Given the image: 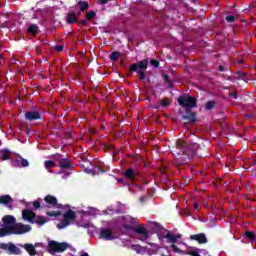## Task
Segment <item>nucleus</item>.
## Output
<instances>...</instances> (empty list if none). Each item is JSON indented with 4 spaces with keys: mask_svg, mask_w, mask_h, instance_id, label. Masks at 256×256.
<instances>
[{
    "mask_svg": "<svg viewBox=\"0 0 256 256\" xmlns=\"http://www.w3.org/2000/svg\"><path fill=\"white\" fill-rule=\"evenodd\" d=\"M3 227L0 229V237H6V235H23L31 231L29 225H24L22 223L15 224V217L12 215H7L2 218Z\"/></svg>",
    "mask_w": 256,
    "mask_h": 256,
    "instance_id": "f257e3e1",
    "label": "nucleus"
},
{
    "mask_svg": "<svg viewBox=\"0 0 256 256\" xmlns=\"http://www.w3.org/2000/svg\"><path fill=\"white\" fill-rule=\"evenodd\" d=\"M158 239L161 245H163V247H167V245H171V248L173 249V251H175V253H179L180 250L179 248H177L175 243H177L178 239H181V234L173 235L168 230H161L158 233Z\"/></svg>",
    "mask_w": 256,
    "mask_h": 256,
    "instance_id": "f03ea898",
    "label": "nucleus"
},
{
    "mask_svg": "<svg viewBox=\"0 0 256 256\" xmlns=\"http://www.w3.org/2000/svg\"><path fill=\"white\" fill-rule=\"evenodd\" d=\"M22 218L24 219V221H28V223H36L37 225H45V223H47V221L43 219V217L36 216L35 212L31 210H23Z\"/></svg>",
    "mask_w": 256,
    "mask_h": 256,
    "instance_id": "7ed1b4c3",
    "label": "nucleus"
},
{
    "mask_svg": "<svg viewBox=\"0 0 256 256\" xmlns=\"http://www.w3.org/2000/svg\"><path fill=\"white\" fill-rule=\"evenodd\" d=\"M68 247H69V244L65 242L59 243L57 241H49L48 243V249L51 255H55V253H61L66 249H68Z\"/></svg>",
    "mask_w": 256,
    "mask_h": 256,
    "instance_id": "20e7f679",
    "label": "nucleus"
},
{
    "mask_svg": "<svg viewBox=\"0 0 256 256\" xmlns=\"http://www.w3.org/2000/svg\"><path fill=\"white\" fill-rule=\"evenodd\" d=\"M178 103L185 109H192L193 107H197V99L191 96L178 97Z\"/></svg>",
    "mask_w": 256,
    "mask_h": 256,
    "instance_id": "39448f33",
    "label": "nucleus"
},
{
    "mask_svg": "<svg viewBox=\"0 0 256 256\" xmlns=\"http://www.w3.org/2000/svg\"><path fill=\"white\" fill-rule=\"evenodd\" d=\"M75 220V212L73 210H69L63 216V221L57 224L58 229H65V227H69L71 222Z\"/></svg>",
    "mask_w": 256,
    "mask_h": 256,
    "instance_id": "423d86ee",
    "label": "nucleus"
},
{
    "mask_svg": "<svg viewBox=\"0 0 256 256\" xmlns=\"http://www.w3.org/2000/svg\"><path fill=\"white\" fill-rule=\"evenodd\" d=\"M100 237L101 239H105V241H113V239H117L115 233L107 228H104L100 231Z\"/></svg>",
    "mask_w": 256,
    "mask_h": 256,
    "instance_id": "0eeeda50",
    "label": "nucleus"
},
{
    "mask_svg": "<svg viewBox=\"0 0 256 256\" xmlns=\"http://www.w3.org/2000/svg\"><path fill=\"white\" fill-rule=\"evenodd\" d=\"M149 65V60L140 61L138 64H132L130 66L131 71H145ZM139 69V70H138Z\"/></svg>",
    "mask_w": 256,
    "mask_h": 256,
    "instance_id": "6e6552de",
    "label": "nucleus"
},
{
    "mask_svg": "<svg viewBox=\"0 0 256 256\" xmlns=\"http://www.w3.org/2000/svg\"><path fill=\"white\" fill-rule=\"evenodd\" d=\"M44 201L49 205V207H54L55 209H60L61 206L57 203V198L54 196L48 195L44 198Z\"/></svg>",
    "mask_w": 256,
    "mask_h": 256,
    "instance_id": "1a4fd4ad",
    "label": "nucleus"
},
{
    "mask_svg": "<svg viewBox=\"0 0 256 256\" xmlns=\"http://www.w3.org/2000/svg\"><path fill=\"white\" fill-rule=\"evenodd\" d=\"M14 167H29V161L23 159L21 156H18L15 160L12 161Z\"/></svg>",
    "mask_w": 256,
    "mask_h": 256,
    "instance_id": "9d476101",
    "label": "nucleus"
},
{
    "mask_svg": "<svg viewBox=\"0 0 256 256\" xmlns=\"http://www.w3.org/2000/svg\"><path fill=\"white\" fill-rule=\"evenodd\" d=\"M119 224L129 229L130 225L133 224V218L131 216H122L119 218Z\"/></svg>",
    "mask_w": 256,
    "mask_h": 256,
    "instance_id": "9b49d317",
    "label": "nucleus"
},
{
    "mask_svg": "<svg viewBox=\"0 0 256 256\" xmlns=\"http://www.w3.org/2000/svg\"><path fill=\"white\" fill-rule=\"evenodd\" d=\"M148 245L149 246L146 247L147 255H155L158 253L159 249H161V247L157 243H148Z\"/></svg>",
    "mask_w": 256,
    "mask_h": 256,
    "instance_id": "f8f14e48",
    "label": "nucleus"
},
{
    "mask_svg": "<svg viewBox=\"0 0 256 256\" xmlns=\"http://www.w3.org/2000/svg\"><path fill=\"white\" fill-rule=\"evenodd\" d=\"M4 249L14 255H19V253H21V250H19V248L13 244H4Z\"/></svg>",
    "mask_w": 256,
    "mask_h": 256,
    "instance_id": "ddd939ff",
    "label": "nucleus"
},
{
    "mask_svg": "<svg viewBox=\"0 0 256 256\" xmlns=\"http://www.w3.org/2000/svg\"><path fill=\"white\" fill-rule=\"evenodd\" d=\"M26 119L28 121H35L36 119H41V115H39V112L30 111L25 114Z\"/></svg>",
    "mask_w": 256,
    "mask_h": 256,
    "instance_id": "4468645a",
    "label": "nucleus"
},
{
    "mask_svg": "<svg viewBox=\"0 0 256 256\" xmlns=\"http://www.w3.org/2000/svg\"><path fill=\"white\" fill-rule=\"evenodd\" d=\"M190 238L194 241H198V243H207V237H205L204 234L192 235Z\"/></svg>",
    "mask_w": 256,
    "mask_h": 256,
    "instance_id": "2eb2a0df",
    "label": "nucleus"
},
{
    "mask_svg": "<svg viewBox=\"0 0 256 256\" xmlns=\"http://www.w3.org/2000/svg\"><path fill=\"white\" fill-rule=\"evenodd\" d=\"M13 153L9 152V150H0V159L2 161H7V159H11Z\"/></svg>",
    "mask_w": 256,
    "mask_h": 256,
    "instance_id": "dca6fc26",
    "label": "nucleus"
},
{
    "mask_svg": "<svg viewBox=\"0 0 256 256\" xmlns=\"http://www.w3.org/2000/svg\"><path fill=\"white\" fill-rule=\"evenodd\" d=\"M13 202V199H11V196L9 195H4L0 197V203L1 205H11V203Z\"/></svg>",
    "mask_w": 256,
    "mask_h": 256,
    "instance_id": "f3484780",
    "label": "nucleus"
},
{
    "mask_svg": "<svg viewBox=\"0 0 256 256\" xmlns=\"http://www.w3.org/2000/svg\"><path fill=\"white\" fill-rule=\"evenodd\" d=\"M132 249L140 255H145V253H147V247H143L141 245H132Z\"/></svg>",
    "mask_w": 256,
    "mask_h": 256,
    "instance_id": "a211bd4d",
    "label": "nucleus"
},
{
    "mask_svg": "<svg viewBox=\"0 0 256 256\" xmlns=\"http://www.w3.org/2000/svg\"><path fill=\"white\" fill-rule=\"evenodd\" d=\"M60 167L61 169H69V167H71V162L65 158H61Z\"/></svg>",
    "mask_w": 256,
    "mask_h": 256,
    "instance_id": "6ab92c4d",
    "label": "nucleus"
},
{
    "mask_svg": "<svg viewBox=\"0 0 256 256\" xmlns=\"http://www.w3.org/2000/svg\"><path fill=\"white\" fill-rule=\"evenodd\" d=\"M24 249L29 253V255H35V246L33 244H25Z\"/></svg>",
    "mask_w": 256,
    "mask_h": 256,
    "instance_id": "aec40b11",
    "label": "nucleus"
},
{
    "mask_svg": "<svg viewBox=\"0 0 256 256\" xmlns=\"http://www.w3.org/2000/svg\"><path fill=\"white\" fill-rule=\"evenodd\" d=\"M75 21H77V14H75V13L68 14L67 23H69L70 25H73V23H75Z\"/></svg>",
    "mask_w": 256,
    "mask_h": 256,
    "instance_id": "412c9836",
    "label": "nucleus"
},
{
    "mask_svg": "<svg viewBox=\"0 0 256 256\" xmlns=\"http://www.w3.org/2000/svg\"><path fill=\"white\" fill-rule=\"evenodd\" d=\"M124 175L126 179H129V181H133V179H135V172L133 169H128Z\"/></svg>",
    "mask_w": 256,
    "mask_h": 256,
    "instance_id": "4be33fe9",
    "label": "nucleus"
},
{
    "mask_svg": "<svg viewBox=\"0 0 256 256\" xmlns=\"http://www.w3.org/2000/svg\"><path fill=\"white\" fill-rule=\"evenodd\" d=\"M37 31H39V27L35 24L30 25L28 28V33H30L31 35H36Z\"/></svg>",
    "mask_w": 256,
    "mask_h": 256,
    "instance_id": "5701e85b",
    "label": "nucleus"
},
{
    "mask_svg": "<svg viewBox=\"0 0 256 256\" xmlns=\"http://www.w3.org/2000/svg\"><path fill=\"white\" fill-rule=\"evenodd\" d=\"M45 168L49 171V169L55 167V162L51 161V160H47L44 163Z\"/></svg>",
    "mask_w": 256,
    "mask_h": 256,
    "instance_id": "b1692460",
    "label": "nucleus"
},
{
    "mask_svg": "<svg viewBox=\"0 0 256 256\" xmlns=\"http://www.w3.org/2000/svg\"><path fill=\"white\" fill-rule=\"evenodd\" d=\"M85 213H87L88 215H97L99 211L95 208H88V210H86Z\"/></svg>",
    "mask_w": 256,
    "mask_h": 256,
    "instance_id": "393cba45",
    "label": "nucleus"
},
{
    "mask_svg": "<svg viewBox=\"0 0 256 256\" xmlns=\"http://www.w3.org/2000/svg\"><path fill=\"white\" fill-rule=\"evenodd\" d=\"M99 171H101V168H99V167L94 168L93 171L89 170V169L85 170L86 173H92L93 175H95V174L99 175Z\"/></svg>",
    "mask_w": 256,
    "mask_h": 256,
    "instance_id": "a878e982",
    "label": "nucleus"
},
{
    "mask_svg": "<svg viewBox=\"0 0 256 256\" xmlns=\"http://www.w3.org/2000/svg\"><path fill=\"white\" fill-rule=\"evenodd\" d=\"M47 215L49 217H57V215H61V211H48Z\"/></svg>",
    "mask_w": 256,
    "mask_h": 256,
    "instance_id": "bb28decb",
    "label": "nucleus"
},
{
    "mask_svg": "<svg viewBox=\"0 0 256 256\" xmlns=\"http://www.w3.org/2000/svg\"><path fill=\"white\" fill-rule=\"evenodd\" d=\"M120 55L121 54L119 52H114V53L111 54L110 59L112 61H117V59H119Z\"/></svg>",
    "mask_w": 256,
    "mask_h": 256,
    "instance_id": "cd10ccee",
    "label": "nucleus"
},
{
    "mask_svg": "<svg viewBox=\"0 0 256 256\" xmlns=\"http://www.w3.org/2000/svg\"><path fill=\"white\" fill-rule=\"evenodd\" d=\"M136 233H138L139 235H144L145 233H147V230L143 227H139L137 228Z\"/></svg>",
    "mask_w": 256,
    "mask_h": 256,
    "instance_id": "c85d7f7f",
    "label": "nucleus"
},
{
    "mask_svg": "<svg viewBox=\"0 0 256 256\" xmlns=\"http://www.w3.org/2000/svg\"><path fill=\"white\" fill-rule=\"evenodd\" d=\"M79 5H80L81 11H85V9L89 7V4H87L86 2H80Z\"/></svg>",
    "mask_w": 256,
    "mask_h": 256,
    "instance_id": "c756f323",
    "label": "nucleus"
},
{
    "mask_svg": "<svg viewBox=\"0 0 256 256\" xmlns=\"http://www.w3.org/2000/svg\"><path fill=\"white\" fill-rule=\"evenodd\" d=\"M140 241H147V239H149V233H145V234H142L140 235L139 237Z\"/></svg>",
    "mask_w": 256,
    "mask_h": 256,
    "instance_id": "7c9ffc66",
    "label": "nucleus"
},
{
    "mask_svg": "<svg viewBox=\"0 0 256 256\" xmlns=\"http://www.w3.org/2000/svg\"><path fill=\"white\" fill-rule=\"evenodd\" d=\"M213 107H215V102L210 101L206 104V109H213Z\"/></svg>",
    "mask_w": 256,
    "mask_h": 256,
    "instance_id": "2f4dec72",
    "label": "nucleus"
},
{
    "mask_svg": "<svg viewBox=\"0 0 256 256\" xmlns=\"http://www.w3.org/2000/svg\"><path fill=\"white\" fill-rule=\"evenodd\" d=\"M34 209H39L41 207V202L39 200H36L33 202Z\"/></svg>",
    "mask_w": 256,
    "mask_h": 256,
    "instance_id": "473e14b6",
    "label": "nucleus"
},
{
    "mask_svg": "<svg viewBox=\"0 0 256 256\" xmlns=\"http://www.w3.org/2000/svg\"><path fill=\"white\" fill-rule=\"evenodd\" d=\"M86 17L87 19H93L95 17V12H87Z\"/></svg>",
    "mask_w": 256,
    "mask_h": 256,
    "instance_id": "72a5a7b5",
    "label": "nucleus"
},
{
    "mask_svg": "<svg viewBox=\"0 0 256 256\" xmlns=\"http://www.w3.org/2000/svg\"><path fill=\"white\" fill-rule=\"evenodd\" d=\"M246 237L248 239H255V234H253V232H246Z\"/></svg>",
    "mask_w": 256,
    "mask_h": 256,
    "instance_id": "f704fd0d",
    "label": "nucleus"
},
{
    "mask_svg": "<svg viewBox=\"0 0 256 256\" xmlns=\"http://www.w3.org/2000/svg\"><path fill=\"white\" fill-rule=\"evenodd\" d=\"M226 21H228V23H233V21H235V16H227Z\"/></svg>",
    "mask_w": 256,
    "mask_h": 256,
    "instance_id": "c9c22d12",
    "label": "nucleus"
},
{
    "mask_svg": "<svg viewBox=\"0 0 256 256\" xmlns=\"http://www.w3.org/2000/svg\"><path fill=\"white\" fill-rule=\"evenodd\" d=\"M183 140H178L177 142H176V147L178 148V149H181V147H183Z\"/></svg>",
    "mask_w": 256,
    "mask_h": 256,
    "instance_id": "e433bc0d",
    "label": "nucleus"
},
{
    "mask_svg": "<svg viewBox=\"0 0 256 256\" xmlns=\"http://www.w3.org/2000/svg\"><path fill=\"white\" fill-rule=\"evenodd\" d=\"M150 63L153 67H159V61L157 60H151Z\"/></svg>",
    "mask_w": 256,
    "mask_h": 256,
    "instance_id": "4c0bfd02",
    "label": "nucleus"
},
{
    "mask_svg": "<svg viewBox=\"0 0 256 256\" xmlns=\"http://www.w3.org/2000/svg\"><path fill=\"white\" fill-rule=\"evenodd\" d=\"M138 75L141 80L145 79V73H143V70H138Z\"/></svg>",
    "mask_w": 256,
    "mask_h": 256,
    "instance_id": "58836bf2",
    "label": "nucleus"
},
{
    "mask_svg": "<svg viewBox=\"0 0 256 256\" xmlns=\"http://www.w3.org/2000/svg\"><path fill=\"white\" fill-rule=\"evenodd\" d=\"M185 119H190V121H195V115H193V114H190V116H186V117H184Z\"/></svg>",
    "mask_w": 256,
    "mask_h": 256,
    "instance_id": "ea45409f",
    "label": "nucleus"
},
{
    "mask_svg": "<svg viewBox=\"0 0 256 256\" xmlns=\"http://www.w3.org/2000/svg\"><path fill=\"white\" fill-rule=\"evenodd\" d=\"M161 105L162 107H167V105H169V102L167 100H161Z\"/></svg>",
    "mask_w": 256,
    "mask_h": 256,
    "instance_id": "a19ab883",
    "label": "nucleus"
},
{
    "mask_svg": "<svg viewBox=\"0 0 256 256\" xmlns=\"http://www.w3.org/2000/svg\"><path fill=\"white\" fill-rule=\"evenodd\" d=\"M84 227H86L87 229H93V231L95 230V228L93 227V224L91 223L84 225Z\"/></svg>",
    "mask_w": 256,
    "mask_h": 256,
    "instance_id": "79ce46f5",
    "label": "nucleus"
},
{
    "mask_svg": "<svg viewBox=\"0 0 256 256\" xmlns=\"http://www.w3.org/2000/svg\"><path fill=\"white\" fill-rule=\"evenodd\" d=\"M55 51H57L58 53H61V51H63V46H56Z\"/></svg>",
    "mask_w": 256,
    "mask_h": 256,
    "instance_id": "37998d69",
    "label": "nucleus"
},
{
    "mask_svg": "<svg viewBox=\"0 0 256 256\" xmlns=\"http://www.w3.org/2000/svg\"><path fill=\"white\" fill-rule=\"evenodd\" d=\"M109 0H100L101 5H105Z\"/></svg>",
    "mask_w": 256,
    "mask_h": 256,
    "instance_id": "c03bdc74",
    "label": "nucleus"
},
{
    "mask_svg": "<svg viewBox=\"0 0 256 256\" xmlns=\"http://www.w3.org/2000/svg\"><path fill=\"white\" fill-rule=\"evenodd\" d=\"M234 99H237V93L231 94Z\"/></svg>",
    "mask_w": 256,
    "mask_h": 256,
    "instance_id": "a18cd8bd",
    "label": "nucleus"
},
{
    "mask_svg": "<svg viewBox=\"0 0 256 256\" xmlns=\"http://www.w3.org/2000/svg\"><path fill=\"white\" fill-rule=\"evenodd\" d=\"M195 209H199V205L197 203L194 204Z\"/></svg>",
    "mask_w": 256,
    "mask_h": 256,
    "instance_id": "49530a36",
    "label": "nucleus"
},
{
    "mask_svg": "<svg viewBox=\"0 0 256 256\" xmlns=\"http://www.w3.org/2000/svg\"><path fill=\"white\" fill-rule=\"evenodd\" d=\"M1 249H4V244H0V251Z\"/></svg>",
    "mask_w": 256,
    "mask_h": 256,
    "instance_id": "de8ad7c7",
    "label": "nucleus"
}]
</instances>
